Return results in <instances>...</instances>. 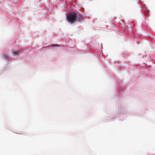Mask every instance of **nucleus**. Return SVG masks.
I'll use <instances>...</instances> for the list:
<instances>
[{
	"mask_svg": "<svg viewBox=\"0 0 155 155\" xmlns=\"http://www.w3.org/2000/svg\"><path fill=\"white\" fill-rule=\"evenodd\" d=\"M52 47H56V46H57V47H59V45H57V44H55V45H52Z\"/></svg>",
	"mask_w": 155,
	"mask_h": 155,
	"instance_id": "obj_5",
	"label": "nucleus"
},
{
	"mask_svg": "<svg viewBox=\"0 0 155 155\" xmlns=\"http://www.w3.org/2000/svg\"><path fill=\"white\" fill-rule=\"evenodd\" d=\"M77 12H73L68 14L67 15L68 21L71 24L75 23L76 21Z\"/></svg>",
	"mask_w": 155,
	"mask_h": 155,
	"instance_id": "obj_1",
	"label": "nucleus"
},
{
	"mask_svg": "<svg viewBox=\"0 0 155 155\" xmlns=\"http://www.w3.org/2000/svg\"><path fill=\"white\" fill-rule=\"evenodd\" d=\"M13 53L15 55H17L19 54V52L18 51H13Z\"/></svg>",
	"mask_w": 155,
	"mask_h": 155,
	"instance_id": "obj_4",
	"label": "nucleus"
},
{
	"mask_svg": "<svg viewBox=\"0 0 155 155\" xmlns=\"http://www.w3.org/2000/svg\"><path fill=\"white\" fill-rule=\"evenodd\" d=\"M3 58L5 59L6 60H8L9 59V58H8V57L6 55L4 56L3 57Z\"/></svg>",
	"mask_w": 155,
	"mask_h": 155,
	"instance_id": "obj_3",
	"label": "nucleus"
},
{
	"mask_svg": "<svg viewBox=\"0 0 155 155\" xmlns=\"http://www.w3.org/2000/svg\"><path fill=\"white\" fill-rule=\"evenodd\" d=\"M77 20L76 21L79 22V21H82L83 20V17L79 15V14L78 13H77Z\"/></svg>",
	"mask_w": 155,
	"mask_h": 155,
	"instance_id": "obj_2",
	"label": "nucleus"
}]
</instances>
